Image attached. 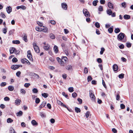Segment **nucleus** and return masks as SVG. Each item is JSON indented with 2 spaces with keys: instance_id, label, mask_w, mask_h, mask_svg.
Returning a JSON list of instances; mask_svg holds the SVG:
<instances>
[{
  "instance_id": "nucleus-1",
  "label": "nucleus",
  "mask_w": 133,
  "mask_h": 133,
  "mask_svg": "<svg viewBox=\"0 0 133 133\" xmlns=\"http://www.w3.org/2000/svg\"><path fill=\"white\" fill-rule=\"evenodd\" d=\"M125 35L124 34L121 32L117 36V39L119 41L122 40L124 38Z\"/></svg>"
},
{
  "instance_id": "nucleus-2",
  "label": "nucleus",
  "mask_w": 133,
  "mask_h": 133,
  "mask_svg": "<svg viewBox=\"0 0 133 133\" xmlns=\"http://www.w3.org/2000/svg\"><path fill=\"white\" fill-rule=\"evenodd\" d=\"M90 96L92 100L94 101L95 100V97L93 91L92 90H90Z\"/></svg>"
},
{
  "instance_id": "nucleus-3",
  "label": "nucleus",
  "mask_w": 133,
  "mask_h": 133,
  "mask_svg": "<svg viewBox=\"0 0 133 133\" xmlns=\"http://www.w3.org/2000/svg\"><path fill=\"white\" fill-rule=\"evenodd\" d=\"M33 45L35 51L37 53H39L40 51L36 43H34L33 44Z\"/></svg>"
},
{
  "instance_id": "nucleus-4",
  "label": "nucleus",
  "mask_w": 133,
  "mask_h": 133,
  "mask_svg": "<svg viewBox=\"0 0 133 133\" xmlns=\"http://www.w3.org/2000/svg\"><path fill=\"white\" fill-rule=\"evenodd\" d=\"M28 55L27 57L28 59L31 61H32L33 59L32 58V55L31 54L30 51V50H28L27 51Z\"/></svg>"
},
{
  "instance_id": "nucleus-5",
  "label": "nucleus",
  "mask_w": 133,
  "mask_h": 133,
  "mask_svg": "<svg viewBox=\"0 0 133 133\" xmlns=\"http://www.w3.org/2000/svg\"><path fill=\"white\" fill-rule=\"evenodd\" d=\"M83 12L85 16L87 17L90 16V14L89 12L86 9H84L83 10Z\"/></svg>"
},
{
  "instance_id": "nucleus-6",
  "label": "nucleus",
  "mask_w": 133,
  "mask_h": 133,
  "mask_svg": "<svg viewBox=\"0 0 133 133\" xmlns=\"http://www.w3.org/2000/svg\"><path fill=\"white\" fill-rule=\"evenodd\" d=\"M21 62L23 63L24 64L25 63L28 64L29 65L30 64V62L26 59L25 58L22 59H21Z\"/></svg>"
},
{
  "instance_id": "nucleus-7",
  "label": "nucleus",
  "mask_w": 133,
  "mask_h": 133,
  "mask_svg": "<svg viewBox=\"0 0 133 133\" xmlns=\"http://www.w3.org/2000/svg\"><path fill=\"white\" fill-rule=\"evenodd\" d=\"M21 65H14L11 66V68L12 69L15 70L20 67Z\"/></svg>"
},
{
  "instance_id": "nucleus-8",
  "label": "nucleus",
  "mask_w": 133,
  "mask_h": 133,
  "mask_svg": "<svg viewBox=\"0 0 133 133\" xmlns=\"http://www.w3.org/2000/svg\"><path fill=\"white\" fill-rule=\"evenodd\" d=\"M42 31L44 32H46L48 31V28L46 26H42Z\"/></svg>"
},
{
  "instance_id": "nucleus-9",
  "label": "nucleus",
  "mask_w": 133,
  "mask_h": 133,
  "mask_svg": "<svg viewBox=\"0 0 133 133\" xmlns=\"http://www.w3.org/2000/svg\"><path fill=\"white\" fill-rule=\"evenodd\" d=\"M46 104V102L45 101H43L39 106V110H40L42 108L44 107L45 105Z\"/></svg>"
},
{
  "instance_id": "nucleus-10",
  "label": "nucleus",
  "mask_w": 133,
  "mask_h": 133,
  "mask_svg": "<svg viewBox=\"0 0 133 133\" xmlns=\"http://www.w3.org/2000/svg\"><path fill=\"white\" fill-rule=\"evenodd\" d=\"M61 6L62 8L64 10H66L67 8V5L66 3H62Z\"/></svg>"
},
{
  "instance_id": "nucleus-11",
  "label": "nucleus",
  "mask_w": 133,
  "mask_h": 133,
  "mask_svg": "<svg viewBox=\"0 0 133 133\" xmlns=\"http://www.w3.org/2000/svg\"><path fill=\"white\" fill-rule=\"evenodd\" d=\"M57 103L58 105H61L64 107H66V106L65 104L58 100H57Z\"/></svg>"
},
{
  "instance_id": "nucleus-12",
  "label": "nucleus",
  "mask_w": 133,
  "mask_h": 133,
  "mask_svg": "<svg viewBox=\"0 0 133 133\" xmlns=\"http://www.w3.org/2000/svg\"><path fill=\"white\" fill-rule=\"evenodd\" d=\"M6 10L7 12L9 14L12 12V8L10 6L7 7L6 8Z\"/></svg>"
},
{
  "instance_id": "nucleus-13",
  "label": "nucleus",
  "mask_w": 133,
  "mask_h": 133,
  "mask_svg": "<svg viewBox=\"0 0 133 133\" xmlns=\"http://www.w3.org/2000/svg\"><path fill=\"white\" fill-rule=\"evenodd\" d=\"M15 51H17L15 48H12L10 49V54H12L15 53Z\"/></svg>"
},
{
  "instance_id": "nucleus-14",
  "label": "nucleus",
  "mask_w": 133,
  "mask_h": 133,
  "mask_svg": "<svg viewBox=\"0 0 133 133\" xmlns=\"http://www.w3.org/2000/svg\"><path fill=\"white\" fill-rule=\"evenodd\" d=\"M50 45L48 44L44 46V49L46 50H49L50 49Z\"/></svg>"
},
{
  "instance_id": "nucleus-15",
  "label": "nucleus",
  "mask_w": 133,
  "mask_h": 133,
  "mask_svg": "<svg viewBox=\"0 0 133 133\" xmlns=\"http://www.w3.org/2000/svg\"><path fill=\"white\" fill-rule=\"evenodd\" d=\"M20 9H21L23 10H25L26 9V7L24 5H21L20 6H18L16 7V9L17 10Z\"/></svg>"
},
{
  "instance_id": "nucleus-16",
  "label": "nucleus",
  "mask_w": 133,
  "mask_h": 133,
  "mask_svg": "<svg viewBox=\"0 0 133 133\" xmlns=\"http://www.w3.org/2000/svg\"><path fill=\"white\" fill-rule=\"evenodd\" d=\"M68 58L66 57L62 56V61L63 63H64V62H65V63L66 62L68 61Z\"/></svg>"
},
{
  "instance_id": "nucleus-17",
  "label": "nucleus",
  "mask_w": 133,
  "mask_h": 133,
  "mask_svg": "<svg viewBox=\"0 0 133 133\" xmlns=\"http://www.w3.org/2000/svg\"><path fill=\"white\" fill-rule=\"evenodd\" d=\"M57 59L58 61V62L61 64V65L64 66V64L63 63L62 59H61L59 57H57Z\"/></svg>"
},
{
  "instance_id": "nucleus-18",
  "label": "nucleus",
  "mask_w": 133,
  "mask_h": 133,
  "mask_svg": "<svg viewBox=\"0 0 133 133\" xmlns=\"http://www.w3.org/2000/svg\"><path fill=\"white\" fill-rule=\"evenodd\" d=\"M21 100L18 99H16L15 101V103L16 105H18L20 104Z\"/></svg>"
},
{
  "instance_id": "nucleus-19",
  "label": "nucleus",
  "mask_w": 133,
  "mask_h": 133,
  "mask_svg": "<svg viewBox=\"0 0 133 133\" xmlns=\"http://www.w3.org/2000/svg\"><path fill=\"white\" fill-rule=\"evenodd\" d=\"M113 69L114 71H116L118 69V66L116 64H114L113 66Z\"/></svg>"
},
{
  "instance_id": "nucleus-20",
  "label": "nucleus",
  "mask_w": 133,
  "mask_h": 133,
  "mask_svg": "<svg viewBox=\"0 0 133 133\" xmlns=\"http://www.w3.org/2000/svg\"><path fill=\"white\" fill-rule=\"evenodd\" d=\"M54 50L55 53H57L58 52V49L57 46L55 45L54 48Z\"/></svg>"
},
{
  "instance_id": "nucleus-21",
  "label": "nucleus",
  "mask_w": 133,
  "mask_h": 133,
  "mask_svg": "<svg viewBox=\"0 0 133 133\" xmlns=\"http://www.w3.org/2000/svg\"><path fill=\"white\" fill-rule=\"evenodd\" d=\"M107 14L110 16L111 15L112 13V11L110 9H108L106 11Z\"/></svg>"
},
{
  "instance_id": "nucleus-22",
  "label": "nucleus",
  "mask_w": 133,
  "mask_h": 133,
  "mask_svg": "<svg viewBox=\"0 0 133 133\" xmlns=\"http://www.w3.org/2000/svg\"><path fill=\"white\" fill-rule=\"evenodd\" d=\"M108 5L109 7L111 9H113L114 8L113 7V5L110 2H109L108 3Z\"/></svg>"
},
{
  "instance_id": "nucleus-23",
  "label": "nucleus",
  "mask_w": 133,
  "mask_h": 133,
  "mask_svg": "<svg viewBox=\"0 0 133 133\" xmlns=\"http://www.w3.org/2000/svg\"><path fill=\"white\" fill-rule=\"evenodd\" d=\"M31 124L34 126H37L38 125V123L37 122L34 120H33L32 121Z\"/></svg>"
},
{
  "instance_id": "nucleus-24",
  "label": "nucleus",
  "mask_w": 133,
  "mask_h": 133,
  "mask_svg": "<svg viewBox=\"0 0 133 133\" xmlns=\"http://www.w3.org/2000/svg\"><path fill=\"white\" fill-rule=\"evenodd\" d=\"M23 112L21 111H20L19 112L16 114V116H17L20 117L22 116Z\"/></svg>"
},
{
  "instance_id": "nucleus-25",
  "label": "nucleus",
  "mask_w": 133,
  "mask_h": 133,
  "mask_svg": "<svg viewBox=\"0 0 133 133\" xmlns=\"http://www.w3.org/2000/svg\"><path fill=\"white\" fill-rule=\"evenodd\" d=\"M130 18V16L128 15H125L124 16V18L125 19H129Z\"/></svg>"
},
{
  "instance_id": "nucleus-26",
  "label": "nucleus",
  "mask_w": 133,
  "mask_h": 133,
  "mask_svg": "<svg viewBox=\"0 0 133 133\" xmlns=\"http://www.w3.org/2000/svg\"><path fill=\"white\" fill-rule=\"evenodd\" d=\"M12 42L13 44H18L20 43V41L18 40H13L12 41Z\"/></svg>"
},
{
  "instance_id": "nucleus-27",
  "label": "nucleus",
  "mask_w": 133,
  "mask_h": 133,
  "mask_svg": "<svg viewBox=\"0 0 133 133\" xmlns=\"http://www.w3.org/2000/svg\"><path fill=\"white\" fill-rule=\"evenodd\" d=\"M42 96L43 97L46 98L48 96V93H44L42 94Z\"/></svg>"
},
{
  "instance_id": "nucleus-28",
  "label": "nucleus",
  "mask_w": 133,
  "mask_h": 133,
  "mask_svg": "<svg viewBox=\"0 0 133 133\" xmlns=\"http://www.w3.org/2000/svg\"><path fill=\"white\" fill-rule=\"evenodd\" d=\"M65 68L68 70H70L72 69V66L71 65H68L66 66Z\"/></svg>"
},
{
  "instance_id": "nucleus-29",
  "label": "nucleus",
  "mask_w": 133,
  "mask_h": 133,
  "mask_svg": "<svg viewBox=\"0 0 133 133\" xmlns=\"http://www.w3.org/2000/svg\"><path fill=\"white\" fill-rule=\"evenodd\" d=\"M75 111L77 113L80 112H81V110L80 108L77 107H75Z\"/></svg>"
},
{
  "instance_id": "nucleus-30",
  "label": "nucleus",
  "mask_w": 133,
  "mask_h": 133,
  "mask_svg": "<svg viewBox=\"0 0 133 133\" xmlns=\"http://www.w3.org/2000/svg\"><path fill=\"white\" fill-rule=\"evenodd\" d=\"M8 90L10 91H12L14 89V87L12 85L9 86L8 87Z\"/></svg>"
},
{
  "instance_id": "nucleus-31",
  "label": "nucleus",
  "mask_w": 133,
  "mask_h": 133,
  "mask_svg": "<svg viewBox=\"0 0 133 133\" xmlns=\"http://www.w3.org/2000/svg\"><path fill=\"white\" fill-rule=\"evenodd\" d=\"M98 1L97 0L94 1L92 2V4L93 5L96 6L97 5V3L98 2Z\"/></svg>"
},
{
  "instance_id": "nucleus-32",
  "label": "nucleus",
  "mask_w": 133,
  "mask_h": 133,
  "mask_svg": "<svg viewBox=\"0 0 133 133\" xmlns=\"http://www.w3.org/2000/svg\"><path fill=\"white\" fill-rule=\"evenodd\" d=\"M35 29L36 31L39 32H41L42 31V28H40L36 26L35 28Z\"/></svg>"
},
{
  "instance_id": "nucleus-33",
  "label": "nucleus",
  "mask_w": 133,
  "mask_h": 133,
  "mask_svg": "<svg viewBox=\"0 0 133 133\" xmlns=\"http://www.w3.org/2000/svg\"><path fill=\"white\" fill-rule=\"evenodd\" d=\"M10 133H16L15 130L12 128H10Z\"/></svg>"
},
{
  "instance_id": "nucleus-34",
  "label": "nucleus",
  "mask_w": 133,
  "mask_h": 133,
  "mask_svg": "<svg viewBox=\"0 0 133 133\" xmlns=\"http://www.w3.org/2000/svg\"><path fill=\"white\" fill-rule=\"evenodd\" d=\"M109 32L110 33H112L113 31V28H109L108 30Z\"/></svg>"
},
{
  "instance_id": "nucleus-35",
  "label": "nucleus",
  "mask_w": 133,
  "mask_h": 133,
  "mask_svg": "<svg viewBox=\"0 0 133 133\" xmlns=\"http://www.w3.org/2000/svg\"><path fill=\"white\" fill-rule=\"evenodd\" d=\"M13 122V120L10 118H9L7 120V122L8 123H11Z\"/></svg>"
},
{
  "instance_id": "nucleus-36",
  "label": "nucleus",
  "mask_w": 133,
  "mask_h": 133,
  "mask_svg": "<svg viewBox=\"0 0 133 133\" xmlns=\"http://www.w3.org/2000/svg\"><path fill=\"white\" fill-rule=\"evenodd\" d=\"M20 91L21 93L23 94H25L26 93L25 90L23 89H21L20 90Z\"/></svg>"
},
{
  "instance_id": "nucleus-37",
  "label": "nucleus",
  "mask_w": 133,
  "mask_h": 133,
  "mask_svg": "<svg viewBox=\"0 0 133 133\" xmlns=\"http://www.w3.org/2000/svg\"><path fill=\"white\" fill-rule=\"evenodd\" d=\"M124 74H121L118 75V77L120 79H122L124 77Z\"/></svg>"
},
{
  "instance_id": "nucleus-38",
  "label": "nucleus",
  "mask_w": 133,
  "mask_h": 133,
  "mask_svg": "<svg viewBox=\"0 0 133 133\" xmlns=\"http://www.w3.org/2000/svg\"><path fill=\"white\" fill-rule=\"evenodd\" d=\"M23 39L25 42H27L28 41L27 38V36L25 35L23 37Z\"/></svg>"
},
{
  "instance_id": "nucleus-39",
  "label": "nucleus",
  "mask_w": 133,
  "mask_h": 133,
  "mask_svg": "<svg viewBox=\"0 0 133 133\" xmlns=\"http://www.w3.org/2000/svg\"><path fill=\"white\" fill-rule=\"evenodd\" d=\"M105 51V49L103 48H102L101 49V51L100 52V54L101 55H102L103 54L104 52Z\"/></svg>"
},
{
  "instance_id": "nucleus-40",
  "label": "nucleus",
  "mask_w": 133,
  "mask_h": 133,
  "mask_svg": "<svg viewBox=\"0 0 133 133\" xmlns=\"http://www.w3.org/2000/svg\"><path fill=\"white\" fill-rule=\"evenodd\" d=\"M21 74V72L19 71H18L16 73V75L17 76L19 77H20Z\"/></svg>"
},
{
  "instance_id": "nucleus-41",
  "label": "nucleus",
  "mask_w": 133,
  "mask_h": 133,
  "mask_svg": "<svg viewBox=\"0 0 133 133\" xmlns=\"http://www.w3.org/2000/svg\"><path fill=\"white\" fill-rule=\"evenodd\" d=\"M120 30L119 28H116L115 30V32L116 33H118L120 32Z\"/></svg>"
},
{
  "instance_id": "nucleus-42",
  "label": "nucleus",
  "mask_w": 133,
  "mask_h": 133,
  "mask_svg": "<svg viewBox=\"0 0 133 133\" xmlns=\"http://www.w3.org/2000/svg\"><path fill=\"white\" fill-rule=\"evenodd\" d=\"M40 100L39 98H37L36 99L35 102L37 104L39 103L40 102Z\"/></svg>"
},
{
  "instance_id": "nucleus-43",
  "label": "nucleus",
  "mask_w": 133,
  "mask_h": 133,
  "mask_svg": "<svg viewBox=\"0 0 133 133\" xmlns=\"http://www.w3.org/2000/svg\"><path fill=\"white\" fill-rule=\"evenodd\" d=\"M68 90L70 92H72L74 91L73 87H70L69 88Z\"/></svg>"
},
{
  "instance_id": "nucleus-44",
  "label": "nucleus",
  "mask_w": 133,
  "mask_h": 133,
  "mask_svg": "<svg viewBox=\"0 0 133 133\" xmlns=\"http://www.w3.org/2000/svg\"><path fill=\"white\" fill-rule=\"evenodd\" d=\"M95 26L97 28H99L100 27L99 24L98 22H96L95 23Z\"/></svg>"
},
{
  "instance_id": "nucleus-45",
  "label": "nucleus",
  "mask_w": 133,
  "mask_h": 133,
  "mask_svg": "<svg viewBox=\"0 0 133 133\" xmlns=\"http://www.w3.org/2000/svg\"><path fill=\"white\" fill-rule=\"evenodd\" d=\"M126 44L128 48L131 47V43H126Z\"/></svg>"
},
{
  "instance_id": "nucleus-46",
  "label": "nucleus",
  "mask_w": 133,
  "mask_h": 133,
  "mask_svg": "<svg viewBox=\"0 0 133 133\" xmlns=\"http://www.w3.org/2000/svg\"><path fill=\"white\" fill-rule=\"evenodd\" d=\"M6 84V83L5 82H2L0 84V86L1 87H4L5 86Z\"/></svg>"
},
{
  "instance_id": "nucleus-47",
  "label": "nucleus",
  "mask_w": 133,
  "mask_h": 133,
  "mask_svg": "<svg viewBox=\"0 0 133 133\" xmlns=\"http://www.w3.org/2000/svg\"><path fill=\"white\" fill-rule=\"evenodd\" d=\"M98 10L99 11H103V7L101 6H99L98 8Z\"/></svg>"
},
{
  "instance_id": "nucleus-48",
  "label": "nucleus",
  "mask_w": 133,
  "mask_h": 133,
  "mask_svg": "<svg viewBox=\"0 0 133 133\" xmlns=\"http://www.w3.org/2000/svg\"><path fill=\"white\" fill-rule=\"evenodd\" d=\"M32 91L34 93H37L38 92V90L37 89L34 88L32 90Z\"/></svg>"
},
{
  "instance_id": "nucleus-49",
  "label": "nucleus",
  "mask_w": 133,
  "mask_h": 133,
  "mask_svg": "<svg viewBox=\"0 0 133 133\" xmlns=\"http://www.w3.org/2000/svg\"><path fill=\"white\" fill-rule=\"evenodd\" d=\"M90 114V112L89 111H87L85 114V116L87 118L88 117L89 115Z\"/></svg>"
},
{
  "instance_id": "nucleus-50",
  "label": "nucleus",
  "mask_w": 133,
  "mask_h": 133,
  "mask_svg": "<svg viewBox=\"0 0 133 133\" xmlns=\"http://www.w3.org/2000/svg\"><path fill=\"white\" fill-rule=\"evenodd\" d=\"M17 59L16 57H14L12 59V61L13 62H16L17 61Z\"/></svg>"
},
{
  "instance_id": "nucleus-51",
  "label": "nucleus",
  "mask_w": 133,
  "mask_h": 133,
  "mask_svg": "<svg viewBox=\"0 0 133 133\" xmlns=\"http://www.w3.org/2000/svg\"><path fill=\"white\" fill-rule=\"evenodd\" d=\"M92 78L91 76H89L88 77L87 80L88 82L90 81L92 79Z\"/></svg>"
},
{
  "instance_id": "nucleus-52",
  "label": "nucleus",
  "mask_w": 133,
  "mask_h": 133,
  "mask_svg": "<svg viewBox=\"0 0 133 133\" xmlns=\"http://www.w3.org/2000/svg\"><path fill=\"white\" fill-rule=\"evenodd\" d=\"M120 98V96L119 94H118L116 96V99L117 101H119Z\"/></svg>"
},
{
  "instance_id": "nucleus-53",
  "label": "nucleus",
  "mask_w": 133,
  "mask_h": 133,
  "mask_svg": "<svg viewBox=\"0 0 133 133\" xmlns=\"http://www.w3.org/2000/svg\"><path fill=\"white\" fill-rule=\"evenodd\" d=\"M1 14L3 18H5L6 17V16L4 13L1 12Z\"/></svg>"
},
{
  "instance_id": "nucleus-54",
  "label": "nucleus",
  "mask_w": 133,
  "mask_h": 133,
  "mask_svg": "<svg viewBox=\"0 0 133 133\" xmlns=\"http://www.w3.org/2000/svg\"><path fill=\"white\" fill-rule=\"evenodd\" d=\"M30 85L29 83H25L24 84V86L26 88H28Z\"/></svg>"
},
{
  "instance_id": "nucleus-55",
  "label": "nucleus",
  "mask_w": 133,
  "mask_h": 133,
  "mask_svg": "<svg viewBox=\"0 0 133 133\" xmlns=\"http://www.w3.org/2000/svg\"><path fill=\"white\" fill-rule=\"evenodd\" d=\"M4 100L5 101H9L10 98L6 96L4 98Z\"/></svg>"
},
{
  "instance_id": "nucleus-56",
  "label": "nucleus",
  "mask_w": 133,
  "mask_h": 133,
  "mask_svg": "<svg viewBox=\"0 0 133 133\" xmlns=\"http://www.w3.org/2000/svg\"><path fill=\"white\" fill-rule=\"evenodd\" d=\"M7 30V29L6 28H4L3 29V32L4 34H6Z\"/></svg>"
},
{
  "instance_id": "nucleus-57",
  "label": "nucleus",
  "mask_w": 133,
  "mask_h": 133,
  "mask_svg": "<svg viewBox=\"0 0 133 133\" xmlns=\"http://www.w3.org/2000/svg\"><path fill=\"white\" fill-rule=\"evenodd\" d=\"M62 95L64 96L66 98H68V95L67 94H66L64 92H63L62 94Z\"/></svg>"
},
{
  "instance_id": "nucleus-58",
  "label": "nucleus",
  "mask_w": 133,
  "mask_h": 133,
  "mask_svg": "<svg viewBox=\"0 0 133 133\" xmlns=\"http://www.w3.org/2000/svg\"><path fill=\"white\" fill-rule=\"evenodd\" d=\"M77 94L75 92L73 93L72 94V96L73 98H75L77 96Z\"/></svg>"
},
{
  "instance_id": "nucleus-59",
  "label": "nucleus",
  "mask_w": 133,
  "mask_h": 133,
  "mask_svg": "<svg viewBox=\"0 0 133 133\" xmlns=\"http://www.w3.org/2000/svg\"><path fill=\"white\" fill-rule=\"evenodd\" d=\"M97 61L99 63H101L102 62L101 59L100 58H97Z\"/></svg>"
},
{
  "instance_id": "nucleus-60",
  "label": "nucleus",
  "mask_w": 133,
  "mask_h": 133,
  "mask_svg": "<svg viewBox=\"0 0 133 133\" xmlns=\"http://www.w3.org/2000/svg\"><path fill=\"white\" fill-rule=\"evenodd\" d=\"M50 37L51 38L54 39L55 38V36L52 34H50Z\"/></svg>"
},
{
  "instance_id": "nucleus-61",
  "label": "nucleus",
  "mask_w": 133,
  "mask_h": 133,
  "mask_svg": "<svg viewBox=\"0 0 133 133\" xmlns=\"http://www.w3.org/2000/svg\"><path fill=\"white\" fill-rule=\"evenodd\" d=\"M112 131L114 133H117V130L115 128H112Z\"/></svg>"
},
{
  "instance_id": "nucleus-62",
  "label": "nucleus",
  "mask_w": 133,
  "mask_h": 133,
  "mask_svg": "<svg viewBox=\"0 0 133 133\" xmlns=\"http://www.w3.org/2000/svg\"><path fill=\"white\" fill-rule=\"evenodd\" d=\"M122 6L123 7L125 8L126 7V3L125 2L122 3L121 4Z\"/></svg>"
},
{
  "instance_id": "nucleus-63",
  "label": "nucleus",
  "mask_w": 133,
  "mask_h": 133,
  "mask_svg": "<svg viewBox=\"0 0 133 133\" xmlns=\"http://www.w3.org/2000/svg\"><path fill=\"white\" fill-rule=\"evenodd\" d=\"M120 107L121 109H123L125 108V105L123 104H121L120 105Z\"/></svg>"
},
{
  "instance_id": "nucleus-64",
  "label": "nucleus",
  "mask_w": 133,
  "mask_h": 133,
  "mask_svg": "<svg viewBox=\"0 0 133 133\" xmlns=\"http://www.w3.org/2000/svg\"><path fill=\"white\" fill-rule=\"evenodd\" d=\"M62 77L63 78H64V79H65L67 77V75L66 74H63L62 75Z\"/></svg>"
}]
</instances>
